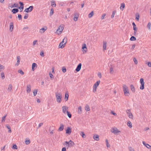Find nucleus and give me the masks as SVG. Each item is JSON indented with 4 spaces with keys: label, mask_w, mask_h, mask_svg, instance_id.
<instances>
[{
    "label": "nucleus",
    "mask_w": 151,
    "mask_h": 151,
    "mask_svg": "<svg viewBox=\"0 0 151 151\" xmlns=\"http://www.w3.org/2000/svg\"><path fill=\"white\" fill-rule=\"evenodd\" d=\"M31 86L29 84L27 85V86L26 91L27 93H29L31 91Z\"/></svg>",
    "instance_id": "f8f14e48"
},
{
    "label": "nucleus",
    "mask_w": 151,
    "mask_h": 151,
    "mask_svg": "<svg viewBox=\"0 0 151 151\" xmlns=\"http://www.w3.org/2000/svg\"><path fill=\"white\" fill-rule=\"evenodd\" d=\"M116 13V10H114L112 12V13L111 16V18H113L115 14Z\"/></svg>",
    "instance_id": "ea45409f"
},
{
    "label": "nucleus",
    "mask_w": 151,
    "mask_h": 151,
    "mask_svg": "<svg viewBox=\"0 0 151 151\" xmlns=\"http://www.w3.org/2000/svg\"><path fill=\"white\" fill-rule=\"evenodd\" d=\"M37 89H35L33 92V94L34 96H35L37 94Z\"/></svg>",
    "instance_id": "603ef678"
},
{
    "label": "nucleus",
    "mask_w": 151,
    "mask_h": 151,
    "mask_svg": "<svg viewBox=\"0 0 151 151\" xmlns=\"http://www.w3.org/2000/svg\"><path fill=\"white\" fill-rule=\"evenodd\" d=\"M51 6L53 7H55L56 6V4L55 1H52L51 3Z\"/></svg>",
    "instance_id": "cd10ccee"
},
{
    "label": "nucleus",
    "mask_w": 151,
    "mask_h": 151,
    "mask_svg": "<svg viewBox=\"0 0 151 151\" xmlns=\"http://www.w3.org/2000/svg\"><path fill=\"white\" fill-rule=\"evenodd\" d=\"M107 42L105 41L103 42V51H104L106 50V49Z\"/></svg>",
    "instance_id": "dca6fc26"
},
{
    "label": "nucleus",
    "mask_w": 151,
    "mask_h": 151,
    "mask_svg": "<svg viewBox=\"0 0 151 151\" xmlns=\"http://www.w3.org/2000/svg\"><path fill=\"white\" fill-rule=\"evenodd\" d=\"M128 116H129V117L130 118L132 119H133V115L132 113H130L128 115Z\"/></svg>",
    "instance_id": "c03bdc74"
},
{
    "label": "nucleus",
    "mask_w": 151,
    "mask_h": 151,
    "mask_svg": "<svg viewBox=\"0 0 151 151\" xmlns=\"http://www.w3.org/2000/svg\"><path fill=\"white\" fill-rule=\"evenodd\" d=\"M110 74H113V73H114V70H113V68L112 67H110Z\"/></svg>",
    "instance_id": "37998d69"
},
{
    "label": "nucleus",
    "mask_w": 151,
    "mask_h": 151,
    "mask_svg": "<svg viewBox=\"0 0 151 151\" xmlns=\"http://www.w3.org/2000/svg\"><path fill=\"white\" fill-rule=\"evenodd\" d=\"M65 143L68 145V147L72 146L75 145L74 142L71 140H70L69 142L66 141Z\"/></svg>",
    "instance_id": "0eeeda50"
},
{
    "label": "nucleus",
    "mask_w": 151,
    "mask_h": 151,
    "mask_svg": "<svg viewBox=\"0 0 151 151\" xmlns=\"http://www.w3.org/2000/svg\"><path fill=\"white\" fill-rule=\"evenodd\" d=\"M28 15L27 14H25L24 17V19H27L28 18Z\"/></svg>",
    "instance_id": "bf43d9fd"
},
{
    "label": "nucleus",
    "mask_w": 151,
    "mask_h": 151,
    "mask_svg": "<svg viewBox=\"0 0 151 151\" xmlns=\"http://www.w3.org/2000/svg\"><path fill=\"white\" fill-rule=\"evenodd\" d=\"M62 151H66V148L65 147H63L62 149Z\"/></svg>",
    "instance_id": "774afa93"
},
{
    "label": "nucleus",
    "mask_w": 151,
    "mask_h": 151,
    "mask_svg": "<svg viewBox=\"0 0 151 151\" xmlns=\"http://www.w3.org/2000/svg\"><path fill=\"white\" fill-rule=\"evenodd\" d=\"M18 72L22 75H23L24 74V73L21 70H19Z\"/></svg>",
    "instance_id": "49530a36"
},
{
    "label": "nucleus",
    "mask_w": 151,
    "mask_h": 151,
    "mask_svg": "<svg viewBox=\"0 0 151 151\" xmlns=\"http://www.w3.org/2000/svg\"><path fill=\"white\" fill-rule=\"evenodd\" d=\"M68 96L69 95L67 93H65V100L66 101L68 100Z\"/></svg>",
    "instance_id": "f704fd0d"
},
{
    "label": "nucleus",
    "mask_w": 151,
    "mask_h": 151,
    "mask_svg": "<svg viewBox=\"0 0 151 151\" xmlns=\"http://www.w3.org/2000/svg\"><path fill=\"white\" fill-rule=\"evenodd\" d=\"M111 131L115 134H116L120 132V131L116 127L112 128H111Z\"/></svg>",
    "instance_id": "39448f33"
},
{
    "label": "nucleus",
    "mask_w": 151,
    "mask_h": 151,
    "mask_svg": "<svg viewBox=\"0 0 151 151\" xmlns=\"http://www.w3.org/2000/svg\"><path fill=\"white\" fill-rule=\"evenodd\" d=\"M106 14H103L101 16V19H103L104 18V17L106 16Z\"/></svg>",
    "instance_id": "13d9d810"
},
{
    "label": "nucleus",
    "mask_w": 151,
    "mask_h": 151,
    "mask_svg": "<svg viewBox=\"0 0 151 151\" xmlns=\"http://www.w3.org/2000/svg\"><path fill=\"white\" fill-rule=\"evenodd\" d=\"M72 132V130L71 128L69 127H67V129L66 130V134H70Z\"/></svg>",
    "instance_id": "1a4fd4ad"
},
{
    "label": "nucleus",
    "mask_w": 151,
    "mask_h": 151,
    "mask_svg": "<svg viewBox=\"0 0 151 151\" xmlns=\"http://www.w3.org/2000/svg\"><path fill=\"white\" fill-rule=\"evenodd\" d=\"M33 9V6H30L29 8L26 9L24 12H31Z\"/></svg>",
    "instance_id": "6e6552de"
},
{
    "label": "nucleus",
    "mask_w": 151,
    "mask_h": 151,
    "mask_svg": "<svg viewBox=\"0 0 151 151\" xmlns=\"http://www.w3.org/2000/svg\"><path fill=\"white\" fill-rule=\"evenodd\" d=\"M62 71L64 73H65L66 72V68L63 67L62 69Z\"/></svg>",
    "instance_id": "0e129e2a"
},
{
    "label": "nucleus",
    "mask_w": 151,
    "mask_h": 151,
    "mask_svg": "<svg viewBox=\"0 0 151 151\" xmlns=\"http://www.w3.org/2000/svg\"><path fill=\"white\" fill-rule=\"evenodd\" d=\"M18 17L19 20L22 19V15L21 14H18Z\"/></svg>",
    "instance_id": "e2e57ef3"
},
{
    "label": "nucleus",
    "mask_w": 151,
    "mask_h": 151,
    "mask_svg": "<svg viewBox=\"0 0 151 151\" xmlns=\"http://www.w3.org/2000/svg\"><path fill=\"white\" fill-rule=\"evenodd\" d=\"M55 96L57 99V101L60 103L61 101V95L60 93H55Z\"/></svg>",
    "instance_id": "f03ea898"
},
{
    "label": "nucleus",
    "mask_w": 151,
    "mask_h": 151,
    "mask_svg": "<svg viewBox=\"0 0 151 151\" xmlns=\"http://www.w3.org/2000/svg\"><path fill=\"white\" fill-rule=\"evenodd\" d=\"M18 7H19V6H18V4L14 3L11 7V8H14V7L18 8Z\"/></svg>",
    "instance_id": "e433bc0d"
},
{
    "label": "nucleus",
    "mask_w": 151,
    "mask_h": 151,
    "mask_svg": "<svg viewBox=\"0 0 151 151\" xmlns=\"http://www.w3.org/2000/svg\"><path fill=\"white\" fill-rule=\"evenodd\" d=\"M37 65V64L35 63H32V70H34V68L35 66H36Z\"/></svg>",
    "instance_id": "4c0bfd02"
},
{
    "label": "nucleus",
    "mask_w": 151,
    "mask_h": 151,
    "mask_svg": "<svg viewBox=\"0 0 151 151\" xmlns=\"http://www.w3.org/2000/svg\"><path fill=\"white\" fill-rule=\"evenodd\" d=\"M54 13V10L53 9H51L50 12V16H52V15Z\"/></svg>",
    "instance_id": "3c124183"
},
{
    "label": "nucleus",
    "mask_w": 151,
    "mask_h": 151,
    "mask_svg": "<svg viewBox=\"0 0 151 151\" xmlns=\"http://www.w3.org/2000/svg\"><path fill=\"white\" fill-rule=\"evenodd\" d=\"M1 78L2 79H4L5 78L4 73L3 72H2L1 74Z\"/></svg>",
    "instance_id": "c9c22d12"
},
{
    "label": "nucleus",
    "mask_w": 151,
    "mask_h": 151,
    "mask_svg": "<svg viewBox=\"0 0 151 151\" xmlns=\"http://www.w3.org/2000/svg\"><path fill=\"white\" fill-rule=\"evenodd\" d=\"M131 89L132 91L133 92H134L135 91V88L134 86L133 85H131L130 86Z\"/></svg>",
    "instance_id": "c85d7f7f"
},
{
    "label": "nucleus",
    "mask_w": 151,
    "mask_h": 151,
    "mask_svg": "<svg viewBox=\"0 0 151 151\" xmlns=\"http://www.w3.org/2000/svg\"><path fill=\"white\" fill-rule=\"evenodd\" d=\"M87 49V47L86 46V44H84L83 45V47L82 48V50L83 51V50H84V51H85L86 52V50Z\"/></svg>",
    "instance_id": "a878e982"
},
{
    "label": "nucleus",
    "mask_w": 151,
    "mask_h": 151,
    "mask_svg": "<svg viewBox=\"0 0 151 151\" xmlns=\"http://www.w3.org/2000/svg\"><path fill=\"white\" fill-rule=\"evenodd\" d=\"M147 65L149 67H151V62H148L147 63Z\"/></svg>",
    "instance_id": "338daca9"
},
{
    "label": "nucleus",
    "mask_w": 151,
    "mask_h": 151,
    "mask_svg": "<svg viewBox=\"0 0 151 151\" xmlns=\"http://www.w3.org/2000/svg\"><path fill=\"white\" fill-rule=\"evenodd\" d=\"M123 88L125 95L128 96L129 94V91L127 86L125 85H123Z\"/></svg>",
    "instance_id": "f257e3e1"
},
{
    "label": "nucleus",
    "mask_w": 151,
    "mask_h": 151,
    "mask_svg": "<svg viewBox=\"0 0 151 151\" xmlns=\"http://www.w3.org/2000/svg\"><path fill=\"white\" fill-rule=\"evenodd\" d=\"M78 15L77 13H75L74 14V17L73 20L75 21H76L78 20Z\"/></svg>",
    "instance_id": "a211bd4d"
},
{
    "label": "nucleus",
    "mask_w": 151,
    "mask_h": 151,
    "mask_svg": "<svg viewBox=\"0 0 151 151\" xmlns=\"http://www.w3.org/2000/svg\"><path fill=\"white\" fill-rule=\"evenodd\" d=\"M65 43L62 44L60 43L59 46V48H63L65 47Z\"/></svg>",
    "instance_id": "4be33fe9"
},
{
    "label": "nucleus",
    "mask_w": 151,
    "mask_h": 151,
    "mask_svg": "<svg viewBox=\"0 0 151 151\" xmlns=\"http://www.w3.org/2000/svg\"><path fill=\"white\" fill-rule=\"evenodd\" d=\"M25 143L27 145H29L30 143V141L29 139V140H26L25 141Z\"/></svg>",
    "instance_id": "09e8293b"
},
{
    "label": "nucleus",
    "mask_w": 151,
    "mask_h": 151,
    "mask_svg": "<svg viewBox=\"0 0 151 151\" xmlns=\"http://www.w3.org/2000/svg\"><path fill=\"white\" fill-rule=\"evenodd\" d=\"M19 3L20 4V6L18 8L20 10H22L21 12H22L24 8V4L23 2L21 1H19Z\"/></svg>",
    "instance_id": "9d476101"
},
{
    "label": "nucleus",
    "mask_w": 151,
    "mask_h": 151,
    "mask_svg": "<svg viewBox=\"0 0 151 151\" xmlns=\"http://www.w3.org/2000/svg\"><path fill=\"white\" fill-rule=\"evenodd\" d=\"M100 81H97L94 85L93 86V92H95L96 91L97 88L100 84Z\"/></svg>",
    "instance_id": "20e7f679"
},
{
    "label": "nucleus",
    "mask_w": 151,
    "mask_h": 151,
    "mask_svg": "<svg viewBox=\"0 0 151 151\" xmlns=\"http://www.w3.org/2000/svg\"><path fill=\"white\" fill-rule=\"evenodd\" d=\"M40 54L41 56L44 57V54L43 52H41Z\"/></svg>",
    "instance_id": "052dcab7"
},
{
    "label": "nucleus",
    "mask_w": 151,
    "mask_h": 151,
    "mask_svg": "<svg viewBox=\"0 0 151 151\" xmlns=\"http://www.w3.org/2000/svg\"><path fill=\"white\" fill-rule=\"evenodd\" d=\"M81 63H80L77 66L76 69V70L77 72L79 71L81 68Z\"/></svg>",
    "instance_id": "ddd939ff"
},
{
    "label": "nucleus",
    "mask_w": 151,
    "mask_h": 151,
    "mask_svg": "<svg viewBox=\"0 0 151 151\" xmlns=\"http://www.w3.org/2000/svg\"><path fill=\"white\" fill-rule=\"evenodd\" d=\"M130 40L131 41H134L136 40V38L134 37V36H132L131 37L130 39Z\"/></svg>",
    "instance_id": "a18cd8bd"
},
{
    "label": "nucleus",
    "mask_w": 151,
    "mask_h": 151,
    "mask_svg": "<svg viewBox=\"0 0 151 151\" xmlns=\"http://www.w3.org/2000/svg\"><path fill=\"white\" fill-rule=\"evenodd\" d=\"M140 83L141 84L140 88L141 90H143L144 88L145 82L144 81V79L142 78H141L140 79Z\"/></svg>",
    "instance_id": "423d86ee"
},
{
    "label": "nucleus",
    "mask_w": 151,
    "mask_h": 151,
    "mask_svg": "<svg viewBox=\"0 0 151 151\" xmlns=\"http://www.w3.org/2000/svg\"><path fill=\"white\" fill-rule=\"evenodd\" d=\"M50 76L51 79H52L54 78V76L51 73H50L49 74Z\"/></svg>",
    "instance_id": "864d4df0"
},
{
    "label": "nucleus",
    "mask_w": 151,
    "mask_h": 151,
    "mask_svg": "<svg viewBox=\"0 0 151 151\" xmlns=\"http://www.w3.org/2000/svg\"><path fill=\"white\" fill-rule=\"evenodd\" d=\"M43 124V123H40L39 124L38 126L37 127V128H40V127H41L42 126Z\"/></svg>",
    "instance_id": "680f3d73"
},
{
    "label": "nucleus",
    "mask_w": 151,
    "mask_h": 151,
    "mask_svg": "<svg viewBox=\"0 0 151 151\" xmlns=\"http://www.w3.org/2000/svg\"><path fill=\"white\" fill-rule=\"evenodd\" d=\"M17 63H16L15 65L16 66H18L20 60V58L19 56H17Z\"/></svg>",
    "instance_id": "f3484780"
},
{
    "label": "nucleus",
    "mask_w": 151,
    "mask_h": 151,
    "mask_svg": "<svg viewBox=\"0 0 151 151\" xmlns=\"http://www.w3.org/2000/svg\"><path fill=\"white\" fill-rule=\"evenodd\" d=\"M63 29L64 28L63 26H59L57 30L56 33L59 35H60L62 33Z\"/></svg>",
    "instance_id": "7ed1b4c3"
},
{
    "label": "nucleus",
    "mask_w": 151,
    "mask_h": 151,
    "mask_svg": "<svg viewBox=\"0 0 151 151\" xmlns=\"http://www.w3.org/2000/svg\"><path fill=\"white\" fill-rule=\"evenodd\" d=\"M132 24L133 27V28L134 30H136L137 29V27H136V25L134 22H133L132 23Z\"/></svg>",
    "instance_id": "72a5a7b5"
},
{
    "label": "nucleus",
    "mask_w": 151,
    "mask_h": 151,
    "mask_svg": "<svg viewBox=\"0 0 151 151\" xmlns=\"http://www.w3.org/2000/svg\"><path fill=\"white\" fill-rule=\"evenodd\" d=\"M18 11L19 10L18 9L16 8L13 9L12 10V12L13 14H15L18 12Z\"/></svg>",
    "instance_id": "b1692460"
},
{
    "label": "nucleus",
    "mask_w": 151,
    "mask_h": 151,
    "mask_svg": "<svg viewBox=\"0 0 151 151\" xmlns=\"http://www.w3.org/2000/svg\"><path fill=\"white\" fill-rule=\"evenodd\" d=\"M93 12L92 11L88 15V17L91 18L93 16Z\"/></svg>",
    "instance_id": "2f4dec72"
},
{
    "label": "nucleus",
    "mask_w": 151,
    "mask_h": 151,
    "mask_svg": "<svg viewBox=\"0 0 151 151\" xmlns=\"http://www.w3.org/2000/svg\"><path fill=\"white\" fill-rule=\"evenodd\" d=\"M93 139L96 141H98L99 140V136L98 135H95L93 136Z\"/></svg>",
    "instance_id": "bb28decb"
},
{
    "label": "nucleus",
    "mask_w": 151,
    "mask_h": 151,
    "mask_svg": "<svg viewBox=\"0 0 151 151\" xmlns=\"http://www.w3.org/2000/svg\"><path fill=\"white\" fill-rule=\"evenodd\" d=\"M142 143L144 145L146 146L147 148L151 149V146L148 144H147L145 142L143 141Z\"/></svg>",
    "instance_id": "2eb2a0df"
},
{
    "label": "nucleus",
    "mask_w": 151,
    "mask_h": 151,
    "mask_svg": "<svg viewBox=\"0 0 151 151\" xmlns=\"http://www.w3.org/2000/svg\"><path fill=\"white\" fill-rule=\"evenodd\" d=\"M147 27L149 29H151V23H148Z\"/></svg>",
    "instance_id": "8fccbe9b"
},
{
    "label": "nucleus",
    "mask_w": 151,
    "mask_h": 151,
    "mask_svg": "<svg viewBox=\"0 0 151 151\" xmlns=\"http://www.w3.org/2000/svg\"><path fill=\"white\" fill-rule=\"evenodd\" d=\"M126 112L127 114H128V115L130 113H131L130 112V110L128 109L126 111Z\"/></svg>",
    "instance_id": "69168bd1"
},
{
    "label": "nucleus",
    "mask_w": 151,
    "mask_h": 151,
    "mask_svg": "<svg viewBox=\"0 0 151 151\" xmlns=\"http://www.w3.org/2000/svg\"><path fill=\"white\" fill-rule=\"evenodd\" d=\"M125 7V4L124 3H122L121 4V6L120 7V9L122 10L123 11L124 8Z\"/></svg>",
    "instance_id": "412c9836"
},
{
    "label": "nucleus",
    "mask_w": 151,
    "mask_h": 151,
    "mask_svg": "<svg viewBox=\"0 0 151 151\" xmlns=\"http://www.w3.org/2000/svg\"><path fill=\"white\" fill-rule=\"evenodd\" d=\"M85 109V110L88 111H89L90 110L89 106L88 105H86Z\"/></svg>",
    "instance_id": "473e14b6"
},
{
    "label": "nucleus",
    "mask_w": 151,
    "mask_h": 151,
    "mask_svg": "<svg viewBox=\"0 0 151 151\" xmlns=\"http://www.w3.org/2000/svg\"><path fill=\"white\" fill-rule=\"evenodd\" d=\"M6 116V115H5L3 117H2V120H1V122H5V118Z\"/></svg>",
    "instance_id": "de8ad7c7"
},
{
    "label": "nucleus",
    "mask_w": 151,
    "mask_h": 151,
    "mask_svg": "<svg viewBox=\"0 0 151 151\" xmlns=\"http://www.w3.org/2000/svg\"><path fill=\"white\" fill-rule=\"evenodd\" d=\"M4 67L2 65H0V71H1V70L2 69H4Z\"/></svg>",
    "instance_id": "4d7b16f0"
},
{
    "label": "nucleus",
    "mask_w": 151,
    "mask_h": 151,
    "mask_svg": "<svg viewBox=\"0 0 151 151\" xmlns=\"http://www.w3.org/2000/svg\"><path fill=\"white\" fill-rule=\"evenodd\" d=\"M47 29V27H45V28H43L41 29L40 30V32L41 33H44L45 31Z\"/></svg>",
    "instance_id": "aec40b11"
},
{
    "label": "nucleus",
    "mask_w": 151,
    "mask_h": 151,
    "mask_svg": "<svg viewBox=\"0 0 151 151\" xmlns=\"http://www.w3.org/2000/svg\"><path fill=\"white\" fill-rule=\"evenodd\" d=\"M12 88V86L11 84H9V87L8 89V90L9 91H11Z\"/></svg>",
    "instance_id": "c756f323"
},
{
    "label": "nucleus",
    "mask_w": 151,
    "mask_h": 151,
    "mask_svg": "<svg viewBox=\"0 0 151 151\" xmlns=\"http://www.w3.org/2000/svg\"><path fill=\"white\" fill-rule=\"evenodd\" d=\"M12 149H17V146L16 145H14L12 147Z\"/></svg>",
    "instance_id": "5fc2aeb1"
},
{
    "label": "nucleus",
    "mask_w": 151,
    "mask_h": 151,
    "mask_svg": "<svg viewBox=\"0 0 151 151\" xmlns=\"http://www.w3.org/2000/svg\"><path fill=\"white\" fill-rule=\"evenodd\" d=\"M133 60L134 62V63L136 64H137L138 63V61H137V59H136V58H134V59H133Z\"/></svg>",
    "instance_id": "6e6d98bb"
},
{
    "label": "nucleus",
    "mask_w": 151,
    "mask_h": 151,
    "mask_svg": "<svg viewBox=\"0 0 151 151\" xmlns=\"http://www.w3.org/2000/svg\"><path fill=\"white\" fill-rule=\"evenodd\" d=\"M80 134L81 136H82L83 138H85L86 137V136L84 133V132H81Z\"/></svg>",
    "instance_id": "58836bf2"
},
{
    "label": "nucleus",
    "mask_w": 151,
    "mask_h": 151,
    "mask_svg": "<svg viewBox=\"0 0 151 151\" xmlns=\"http://www.w3.org/2000/svg\"><path fill=\"white\" fill-rule=\"evenodd\" d=\"M68 108L66 106H63L62 107L63 111L64 114H65Z\"/></svg>",
    "instance_id": "9b49d317"
},
{
    "label": "nucleus",
    "mask_w": 151,
    "mask_h": 151,
    "mask_svg": "<svg viewBox=\"0 0 151 151\" xmlns=\"http://www.w3.org/2000/svg\"><path fill=\"white\" fill-rule=\"evenodd\" d=\"M127 124L129 128H131L132 127V124L131 122L129 121H128L127 122Z\"/></svg>",
    "instance_id": "7c9ffc66"
},
{
    "label": "nucleus",
    "mask_w": 151,
    "mask_h": 151,
    "mask_svg": "<svg viewBox=\"0 0 151 151\" xmlns=\"http://www.w3.org/2000/svg\"><path fill=\"white\" fill-rule=\"evenodd\" d=\"M14 25H13V23L12 22H11L10 23V28H9V30L10 32L12 31L13 30V29L14 28Z\"/></svg>",
    "instance_id": "4468645a"
},
{
    "label": "nucleus",
    "mask_w": 151,
    "mask_h": 151,
    "mask_svg": "<svg viewBox=\"0 0 151 151\" xmlns=\"http://www.w3.org/2000/svg\"><path fill=\"white\" fill-rule=\"evenodd\" d=\"M67 41V39L66 37H65L63 40V41L60 42L62 44H66Z\"/></svg>",
    "instance_id": "5701e85b"
},
{
    "label": "nucleus",
    "mask_w": 151,
    "mask_h": 151,
    "mask_svg": "<svg viewBox=\"0 0 151 151\" xmlns=\"http://www.w3.org/2000/svg\"><path fill=\"white\" fill-rule=\"evenodd\" d=\"M64 129V125L63 124H61L60 127L58 129V131H61L63 130Z\"/></svg>",
    "instance_id": "6ab92c4d"
},
{
    "label": "nucleus",
    "mask_w": 151,
    "mask_h": 151,
    "mask_svg": "<svg viewBox=\"0 0 151 151\" xmlns=\"http://www.w3.org/2000/svg\"><path fill=\"white\" fill-rule=\"evenodd\" d=\"M78 114H81L82 113V108L81 106H79L78 108Z\"/></svg>",
    "instance_id": "393cba45"
},
{
    "label": "nucleus",
    "mask_w": 151,
    "mask_h": 151,
    "mask_svg": "<svg viewBox=\"0 0 151 151\" xmlns=\"http://www.w3.org/2000/svg\"><path fill=\"white\" fill-rule=\"evenodd\" d=\"M106 145L107 147H109L110 146V144L109 143L107 139L106 140Z\"/></svg>",
    "instance_id": "a19ab883"
},
{
    "label": "nucleus",
    "mask_w": 151,
    "mask_h": 151,
    "mask_svg": "<svg viewBox=\"0 0 151 151\" xmlns=\"http://www.w3.org/2000/svg\"><path fill=\"white\" fill-rule=\"evenodd\" d=\"M66 113H67V114L69 118H71L72 116L71 114L68 111H67Z\"/></svg>",
    "instance_id": "79ce46f5"
}]
</instances>
